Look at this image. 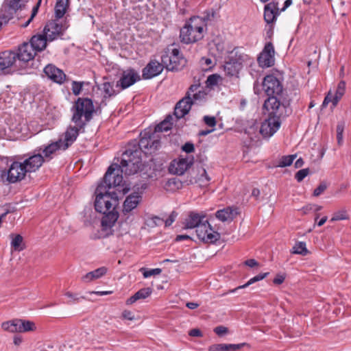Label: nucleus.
<instances>
[{"label":"nucleus","mask_w":351,"mask_h":351,"mask_svg":"<svg viewBox=\"0 0 351 351\" xmlns=\"http://www.w3.org/2000/svg\"><path fill=\"white\" fill-rule=\"evenodd\" d=\"M117 169V166L110 165L105 173L103 181L95 190V208L96 211L103 213L101 219L102 230H110L117 221L119 215L115 208L118 204V195L116 192H110L112 187H119V191L125 194L130 191L128 186H125L123 176L117 175L112 180L113 171Z\"/></svg>","instance_id":"f257e3e1"},{"label":"nucleus","mask_w":351,"mask_h":351,"mask_svg":"<svg viewBox=\"0 0 351 351\" xmlns=\"http://www.w3.org/2000/svg\"><path fill=\"white\" fill-rule=\"evenodd\" d=\"M213 16L214 13L211 12L202 17L197 16L191 17L180 29V41L184 44H191L202 39L206 29L207 21Z\"/></svg>","instance_id":"f03ea898"},{"label":"nucleus","mask_w":351,"mask_h":351,"mask_svg":"<svg viewBox=\"0 0 351 351\" xmlns=\"http://www.w3.org/2000/svg\"><path fill=\"white\" fill-rule=\"evenodd\" d=\"M117 166V169H114L112 173V180L117 175L125 173V175L131 176L136 173L142 167V159L140 156V152L137 149H132L128 148L123 154V158L121 165L112 164Z\"/></svg>","instance_id":"7ed1b4c3"},{"label":"nucleus","mask_w":351,"mask_h":351,"mask_svg":"<svg viewBox=\"0 0 351 351\" xmlns=\"http://www.w3.org/2000/svg\"><path fill=\"white\" fill-rule=\"evenodd\" d=\"M71 111L72 121L80 128H84L92 119L95 107L91 99L80 97L73 104Z\"/></svg>","instance_id":"20e7f679"},{"label":"nucleus","mask_w":351,"mask_h":351,"mask_svg":"<svg viewBox=\"0 0 351 351\" xmlns=\"http://www.w3.org/2000/svg\"><path fill=\"white\" fill-rule=\"evenodd\" d=\"M289 100L285 96H270L265 101L264 108L269 112V116L278 119L288 116Z\"/></svg>","instance_id":"39448f33"},{"label":"nucleus","mask_w":351,"mask_h":351,"mask_svg":"<svg viewBox=\"0 0 351 351\" xmlns=\"http://www.w3.org/2000/svg\"><path fill=\"white\" fill-rule=\"evenodd\" d=\"M161 61L167 70L172 71L181 69L186 63V59L178 49L165 51L161 57Z\"/></svg>","instance_id":"423d86ee"},{"label":"nucleus","mask_w":351,"mask_h":351,"mask_svg":"<svg viewBox=\"0 0 351 351\" xmlns=\"http://www.w3.org/2000/svg\"><path fill=\"white\" fill-rule=\"evenodd\" d=\"M160 146V141L158 139H153L151 136L142 137L141 134V138L138 142L134 141L130 144L129 148L132 149H137L140 152L141 156L142 152L145 154H152L156 152Z\"/></svg>","instance_id":"0eeeda50"},{"label":"nucleus","mask_w":351,"mask_h":351,"mask_svg":"<svg viewBox=\"0 0 351 351\" xmlns=\"http://www.w3.org/2000/svg\"><path fill=\"white\" fill-rule=\"evenodd\" d=\"M263 90L268 97L283 96V86L280 80L273 75L264 77L263 82Z\"/></svg>","instance_id":"6e6552de"},{"label":"nucleus","mask_w":351,"mask_h":351,"mask_svg":"<svg viewBox=\"0 0 351 351\" xmlns=\"http://www.w3.org/2000/svg\"><path fill=\"white\" fill-rule=\"evenodd\" d=\"M197 238L207 243H213L220 239V234L213 231L207 220L200 224L195 230Z\"/></svg>","instance_id":"1a4fd4ad"},{"label":"nucleus","mask_w":351,"mask_h":351,"mask_svg":"<svg viewBox=\"0 0 351 351\" xmlns=\"http://www.w3.org/2000/svg\"><path fill=\"white\" fill-rule=\"evenodd\" d=\"M23 5L22 0H6V3L0 10V19L3 21L4 23H7L13 18L16 12L22 8Z\"/></svg>","instance_id":"9d476101"},{"label":"nucleus","mask_w":351,"mask_h":351,"mask_svg":"<svg viewBox=\"0 0 351 351\" xmlns=\"http://www.w3.org/2000/svg\"><path fill=\"white\" fill-rule=\"evenodd\" d=\"M26 173L23 162H14L10 167L8 171L2 173V177L7 176V180L10 183H14L24 178Z\"/></svg>","instance_id":"9b49d317"},{"label":"nucleus","mask_w":351,"mask_h":351,"mask_svg":"<svg viewBox=\"0 0 351 351\" xmlns=\"http://www.w3.org/2000/svg\"><path fill=\"white\" fill-rule=\"evenodd\" d=\"M65 30L64 26L62 23L57 21L48 22L43 29V34L49 42H52L63 35Z\"/></svg>","instance_id":"f8f14e48"},{"label":"nucleus","mask_w":351,"mask_h":351,"mask_svg":"<svg viewBox=\"0 0 351 351\" xmlns=\"http://www.w3.org/2000/svg\"><path fill=\"white\" fill-rule=\"evenodd\" d=\"M274 47L271 42L266 43L263 51L259 54L257 61L262 68L271 67L274 64Z\"/></svg>","instance_id":"ddd939ff"},{"label":"nucleus","mask_w":351,"mask_h":351,"mask_svg":"<svg viewBox=\"0 0 351 351\" xmlns=\"http://www.w3.org/2000/svg\"><path fill=\"white\" fill-rule=\"evenodd\" d=\"M19 68L15 52L5 51L0 53V73L6 74L10 68Z\"/></svg>","instance_id":"4468645a"},{"label":"nucleus","mask_w":351,"mask_h":351,"mask_svg":"<svg viewBox=\"0 0 351 351\" xmlns=\"http://www.w3.org/2000/svg\"><path fill=\"white\" fill-rule=\"evenodd\" d=\"M193 158L192 156H180L173 160L170 165L169 170L172 173L177 175L184 174L193 165Z\"/></svg>","instance_id":"2eb2a0df"},{"label":"nucleus","mask_w":351,"mask_h":351,"mask_svg":"<svg viewBox=\"0 0 351 351\" xmlns=\"http://www.w3.org/2000/svg\"><path fill=\"white\" fill-rule=\"evenodd\" d=\"M280 120L277 117L269 116L261 124V134L266 138L273 136L280 127Z\"/></svg>","instance_id":"dca6fc26"},{"label":"nucleus","mask_w":351,"mask_h":351,"mask_svg":"<svg viewBox=\"0 0 351 351\" xmlns=\"http://www.w3.org/2000/svg\"><path fill=\"white\" fill-rule=\"evenodd\" d=\"M35 49L31 44L24 43L19 47L18 52L16 53V60L19 67H22L23 64L32 60L36 55Z\"/></svg>","instance_id":"f3484780"},{"label":"nucleus","mask_w":351,"mask_h":351,"mask_svg":"<svg viewBox=\"0 0 351 351\" xmlns=\"http://www.w3.org/2000/svg\"><path fill=\"white\" fill-rule=\"evenodd\" d=\"M139 74L134 69H128L123 72L120 80L117 82V86L125 89L140 80Z\"/></svg>","instance_id":"a211bd4d"},{"label":"nucleus","mask_w":351,"mask_h":351,"mask_svg":"<svg viewBox=\"0 0 351 351\" xmlns=\"http://www.w3.org/2000/svg\"><path fill=\"white\" fill-rule=\"evenodd\" d=\"M81 129L82 128H80L76 125L74 127H69L67 128L63 136L58 139L59 141H61L63 150H66L73 143Z\"/></svg>","instance_id":"6ab92c4d"},{"label":"nucleus","mask_w":351,"mask_h":351,"mask_svg":"<svg viewBox=\"0 0 351 351\" xmlns=\"http://www.w3.org/2000/svg\"><path fill=\"white\" fill-rule=\"evenodd\" d=\"M165 68L163 63H159L156 60L150 61L149 63L143 69V77L151 79L159 75Z\"/></svg>","instance_id":"aec40b11"},{"label":"nucleus","mask_w":351,"mask_h":351,"mask_svg":"<svg viewBox=\"0 0 351 351\" xmlns=\"http://www.w3.org/2000/svg\"><path fill=\"white\" fill-rule=\"evenodd\" d=\"M44 73L48 78L58 84H62L66 78L64 73L53 64L47 65Z\"/></svg>","instance_id":"412c9836"},{"label":"nucleus","mask_w":351,"mask_h":351,"mask_svg":"<svg viewBox=\"0 0 351 351\" xmlns=\"http://www.w3.org/2000/svg\"><path fill=\"white\" fill-rule=\"evenodd\" d=\"M193 104L192 97L185 96L176 106L174 115L177 119L184 117L189 112Z\"/></svg>","instance_id":"4be33fe9"},{"label":"nucleus","mask_w":351,"mask_h":351,"mask_svg":"<svg viewBox=\"0 0 351 351\" xmlns=\"http://www.w3.org/2000/svg\"><path fill=\"white\" fill-rule=\"evenodd\" d=\"M46 162L40 154H34L25 160L23 162L27 172H34L38 170L43 163Z\"/></svg>","instance_id":"5701e85b"},{"label":"nucleus","mask_w":351,"mask_h":351,"mask_svg":"<svg viewBox=\"0 0 351 351\" xmlns=\"http://www.w3.org/2000/svg\"><path fill=\"white\" fill-rule=\"evenodd\" d=\"M280 11L278 8V3L271 1L265 5L264 8V19L268 24L274 23Z\"/></svg>","instance_id":"b1692460"},{"label":"nucleus","mask_w":351,"mask_h":351,"mask_svg":"<svg viewBox=\"0 0 351 351\" xmlns=\"http://www.w3.org/2000/svg\"><path fill=\"white\" fill-rule=\"evenodd\" d=\"M42 149L43 154L44 156L43 158L46 162L49 161L53 157V155L59 150H63L62 145L61 144V141H56L55 142H52L49 145L44 146Z\"/></svg>","instance_id":"393cba45"},{"label":"nucleus","mask_w":351,"mask_h":351,"mask_svg":"<svg viewBox=\"0 0 351 351\" xmlns=\"http://www.w3.org/2000/svg\"><path fill=\"white\" fill-rule=\"evenodd\" d=\"M242 66L241 62L231 59L225 63L223 70L226 75L238 78L239 71L241 70Z\"/></svg>","instance_id":"a878e982"},{"label":"nucleus","mask_w":351,"mask_h":351,"mask_svg":"<svg viewBox=\"0 0 351 351\" xmlns=\"http://www.w3.org/2000/svg\"><path fill=\"white\" fill-rule=\"evenodd\" d=\"M141 196L138 193H133L128 195L125 199L123 205V213L126 215L135 209L140 201Z\"/></svg>","instance_id":"bb28decb"},{"label":"nucleus","mask_w":351,"mask_h":351,"mask_svg":"<svg viewBox=\"0 0 351 351\" xmlns=\"http://www.w3.org/2000/svg\"><path fill=\"white\" fill-rule=\"evenodd\" d=\"M239 214L237 208L233 207H226L223 209L219 210L215 213V217L220 221H231Z\"/></svg>","instance_id":"cd10ccee"},{"label":"nucleus","mask_w":351,"mask_h":351,"mask_svg":"<svg viewBox=\"0 0 351 351\" xmlns=\"http://www.w3.org/2000/svg\"><path fill=\"white\" fill-rule=\"evenodd\" d=\"M204 215H200L199 213L191 212L185 219L184 228L197 229V227L204 222Z\"/></svg>","instance_id":"c85d7f7f"},{"label":"nucleus","mask_w":351,"mask_h":351,"mask_svg":"<svg viewBox=\"0 0 351 351\" xmlns=\"http://www.w3.org/2000/svg\"><path fill=\"white\" fill-rule=\"evenodd\" d=\"M197 175L193 176L190 180L191 183H197L200 186H208L210 178L208 176L206 171L202 167L197 168Z\"/></svg>","instance_id":"c756f323"},{"label":"nucleus","mask_w":351,"mask_h":351,"mask_svg":"<svg viewBox=\"0 0 351 351\" xmlns=\"http://www.w3.org/2000/svg\"><path fill=\"white\" fill-rule=\"evenodd\" d=\"M245 343L239 344L219 343L213 344L208 347V351H237L244 347Z\"/></svg>","instance_id":"7c9ffc66"},{"label":"nucleus","mask_w":351,"mask_h":351,"mask_svg":"<svg viewBox=\"0 0 351 351\" xmlns=\"http://www.w3.org/2000/svg\"><path fill=\"white\" fill-rule=\"evenodd\" d=\"M47 42L44 34H38L32 36L30 44L36 51H41L46 48Z\"/></svg>","instance_id":"2f4dec72"},{"label":"nucleus","mask_w":351,"mask_h":351,"mask_svg":"<svg viewBox=\"0 0 351 351\" xmlns=\"http://www.w3.org/2000/svg\"><path fill=\"white\" fill-rule=\"evenodd\" d=\"M152 289L150 287L141 289L136 293H135L134 295L129 298L126 300L125 303L127 305H131L137 300L147 298L152 294Z\"/></svg>","instance_id":"473e14b6"},{"label":"nucleus","mask_w":351,"mask_h":351,"mask_svg":"<svg viewBox=\"0 0 351 351\" xmlns=\"http://www.w3.org/2000/svg\"><path fill=\"white\" fill-rule=\"evenodd\" d=\"M107 270V268L105 267H99L94 271L87 273L82 277L81 280L84 282H90L104 276L106 274Z\"/></svg>","instance_id":"72a5a7b5"},{"label":"nucleus","mask_w":351,"mask_h":351,"mask_svg":"<svg viewBox=\"0 0 351 351\" xmlns=\"http://www.w3.org/2000/svg\"><path fill=\"white\" fill-rule=\"evenodd\" d=\"M69 5V0H57L55 6V16L61 19L66 13Z\"/></svg>","instance_id":"f704fd0d"},{"label":"nucleus","mask_w":351,"mask_h":351,"mask_svg":"<svg viewBox=\"0 0 351 351\" xmlns=\"http://www.w3.org/2000/svg\"><path fill=\"white\" fill-rule=\"evenodd\" d=\"M1 328L9 332H20L19 319L4 322L1 324Z\"/></svg>","instance_id":"c9c22d12"},{"label":"nucleus","mask_w":351,"mask_h":351,"mask_svg":"<svg viewBox=\"0 0 351 351\" xmlns=\"http://www.w3.org/2000/svg\"><path fill=\"white\" fill-rule=\"evenodd\" d=\"M346 93V82L343 80H341L339 82L335 94L332 98V105L333 106H336L341 97L344 95Z\"/></svg>","instance_id":"e433bc0d"},{"label":"nucleus","mask_w":351,"mask_h":351,"mask_svg":"<svg viewBox=\"0 0 351 351\" xmlns=\"http://www.w3.org/2000/svg\"><path fill=\"white\" fill-rule=\"evenodd\" d=\"M173 117L171 115H168L166 119L156 125L155 128L156 132H167L171 129L173 123Z\"/></svg>","instance_id":"4c0bfd02"},{"label":"nucleus","mask_w":351,"mask_h":351,"mask_svg":"<svg viewBox=\"0 0 351 351\" xmlns=\"http://www.w3.org/2000/svg\"><path fill=\"white\" fill-rule=\"evenodd\" d=\"M291 253L302 256L307 255L308 250L306 248V243L302 241L296 242L292 247Z\"/></svg>","instance_id":"58836bf2"},{"label":"nucleus","mask_w":351,"mask_h":351,"mask_svg":"<svg viewBox=\"0 0 351 351\" xmlns=\"http://www.w3.org/2000/svg\"><path fill=\"white\" fill-rule=\"evenodd\" d=\"M20 333L34 331L36 329L34 322L19 319Z\"/></svg>","instance_id":"ea45409f"},{"label":"nucleus","mask_w":351,"mask_h":351,"mask_svg":"<svg viewBox=\"0 0 351 351\" xmlns=\"http://www.w3.org/2000/svg\"><path fill=\"white\" fill-rule=\"evenodd\" d=\"M12 238L11 246L16 251H21L24 249L23 244V237L20 234H10Z\"/></svg>","instance_id":"a19ab883"},{"label":"nucleus","mask_w":351,"mask_h":351,"mask_svg":"<svg viewBox=\"0 0 351 351\" xmlns=\"http://www.w3.org/2000/svg\"><path fill=\"white\" fill-rule=\"evenodd\" d=\"M269 274L268 272H266V273H263V274H258L257 276L252 278L251 279H250L245 284H244L243 285H241V286H239L238 287H237L236 289H232L230 291V293H234L235 292L237 289H244V288H246L248 286H250V285L256 282H258V281H260L263 279H264L267 275Z\"/></svg>","instance_id":"79ce46f5"},{"label":"nucleus","mask_w":351,"mask_h":351,"mask_svg":"<svg viewBox=\"0 0 351 351\" xmlns=\"http://www.w3.org/2000/svg\"><path fill=\"white\" fill-rule=\"evenodd\" d=\"M350 219V216L348 211L345 208L337 210L332 214V217L330 219V221H336L341 220H348Z\"/></svg>","instance_id":"37998d69"},{"label":"nucleus","mask_w":351,"mask_h":351,"mask_svg":"<svg viewBox=\"0 0 351 351\" xmlns=\"http://www.w3.org/2000/svg\"><path fill=\"white\" fill-rule=\"evenodd\" d=\"M295 158H296V154L283 156L279 160L277 167H285L290 166L293 163V162Z\"/></svg>","instance_id":"c03bdc74"},{"label":"nucleus","mask_w":351,"mask_h":351,"mask_svg":"<svg viewBox=\"0 0 351 351\" xmlns=\"http://www.w3.org/2000/svg\"><path fill=\"white\" fill-rule=\"evenodd\" d=\"M221 79L220 75L217 74H213L208 77L206 84L207 87L213 88L218 84L219 81Z\"/></svg>","instance_id":"a18cd8bd"},{"label":"nucleus","mask_w":351,"mask_h":351,"mask_svg":"<svg viewBox=\"0 0 351 351\" xmlns=\"http://www.w3.org/2000/svg\"><path fill=\"white\" fill-rule=\"evenodd\" d=\"M140 271L143 272V277L147 278L152 276H157L160 274L162 269L160 268H156L147 270L145 268L142 267L140 269Z\"/></svg>","instance_id":"49530a36"},{"label":"nucleus","mask_w":351,"mask_h":351,"mask_svg":"<svg viewBox=\"0 0 351 351\" xmlns=\"http://www.w3.org/2000/svg\"><path fill=\"white\" fill-rule=\"evenodd\" d=\"M101 86L105 93V97H111L116 95V91L114 90L113 86L110 82H104Z\"/></svg>","instance_id":"de8ad7c7"},{"label":"nucleus","mask_w":351,"mask_h":351,"mask_svg":"<svg viewBox=\"0 0 351 351\" xmlns=\"http://www.w3.org/2000/svg\"><path fill=\"white\" fill-rule=\"evenodd\" d=\"M206 96V93L205 92L204 87L199 89L197 93H193V95L191 96L192 101H200L205 99Z\"/></svg>","instance_id":"09e8293b"},{"label":"nucleus","mask_w":351,"mask_h":351,"mask_svg":"<svg viewBox=\"0 0 351 351\" xmlns=\"http://www.w3.org/2000/svg\"><path fill=\"white\" fill-rule=\"evenodd\" d=\"M309 173V169H302L299 170L295 175V178L298 182H302Z\"/></svg>","instance_id":"8fccbe9b"},{"label":"nucleus","mask_w":351,"mask_h":351,"mask_svg":"<svg viewBox=\"0 0 351 351\" xmlns=\"http://www.w3.org/2000/svg\"><path fill=\"white\" fill-rule=\"evenodd\" d=\"M202 88V86H201L199 82L195 81L194 84L191 85V86L189 87L186 96L191 97L193 95V93H197Z\"/></svg>","instance_id":"3c124183"},{"label":"nucleus","mask_w":351,"mask_h":351,"mask_svg":"<svg viewBox=\"0 0 351 351\" xmlns=\"http://www.w3.org/2000/svg\"><path fill=\"white\" fill-rule=\"evenodd\" d=\"M83 82L73 81L72 82V91L75 95H79L82 91Z\"/></svg>","instance_id":"603ef678"},{"label":"nucleus","mask_w":351,"mask_h":351,"mask_svg":"<svg viewBox=\"0 0 351 351\" xmlns=\"http://www.w3.org/2000/svg\"><path fill=\"white\" fill-rule=\"evenodd\" d=\"M64 295L67 298H70L71 300L68 302V304L71 303H77L80 301V298L85 299V297H78L77 294L73 293L70 291H66L64 293Z\"/></svg>","instance_id":"864d4df0"},{"label":"nucleus","mask_w":351,"mask_h":351,"mask_svg":"<svg viewBox=\"0 0 351 351\" xmlns=\"http://www.w3.org/2000/svg\"><path fill=\"white\" fill-rule=\"evenodd\" d=\"M344 125L343 123H338L337 125V138L339 144H341L343 141V132Z\"/></svg>","instance_id":"5fc2aeb1"},{"label":"nucleus","mask_w":351,"mask_h":351,"mask_svg":"<svg viewBox=\"0 0 351 351\" xmlns=\"http://www.w3.org/2000/svg\"><path fill=\"white\" fill-rule=\"evenodd\" d=\"M327 189V184L325 182H322L314 190L313 195L317 197L320 195Z\"/></svg>","instance_id":"6e6d98bb"},{"label":"nucleus","mask_w":351,"mask_h":351,"mask_svg":"<svg viewBox=\"0 0 351 351\" xmlns=\"http://www.w3.org/2000/svg\"><path fill=\"white\" fill-rule=\"evenodd\" d=\"M204 121L209 127H214L217 123L215 117L204 116Z\"/></svg>","instance_id":"4d7b16f0"},{"label":"nucleus","mask_w":351,"mask_h":351,"mask_svg":"<svg viewBox=\"0 0 351 351\" xmlns=\"http://www.w3.org/2000/svg\"><path fill=\"white\" fill-rule=\"evenodd\" d=\"M177 215H178V213H176L175 211H173L169 216L168 219H167L165 221H164L165 226H171L176 220Z\"/></svg>","instance_id":"13d9d810"},{"label":"nucleus","mask_w":351,"mask_h":351,"mask_svg":"<svg viewBox=\"0 0 351 351\" xmlns=\"http://www.w3.org/2000/svg\"><path fill=\"white\" fill-rule=\"evenodd\" d=\"M182 149L187 154L192 153L195 150L194 145L192 143H186Z\"/></svg>","instance_id":"bf43d9fd"},{"label":"nucleus","mask_w":351,"mask_h":351,"mask_svg":"<svg viewBox=\"0 0 351 351\" xmlns=\"http://www.w3.org/2000/svg\"><path fill=\"white\" fill-rule=\"evenodd\" d=\"M122 317L123 319H128L130 321L135 319L134 314L132 311L128 310L123 311V312L122 313Z\"/></svg>","instance_id":"052dcab7"},{"label":"nucleus","mask_w":351,"mask_h":351,"mask_svg":"<svg viewBox=\"0 0 351 351\" xmlns=\"http://www.w3.org/2000/svg\"><path fill=\"white\" fill-rule=\"evenodd\" d=\"M214 331L217 335L222 336L228 332V328L225 326H217Z\"/></svg>","instance_id":"680f3d73"},{"label":"nucleus","mask_w":351,"mask_h":351,"mask_svg":"<svg viewBox=\"0 0 351 351\" xmlns=\"http://www.w3.org/2000/svg\"><path fill=\"white\" fill-rule=\"evenodd\" d=\"M285 279V276L278 274L274 279L273 282L276 285H280L282 284Z\"/></svg>","instance_id":"e2e57ef3"},{"label":"nucleus","mask_w":351,"mask_h":351,"mask_svg":"<svg viewBox=\"0 0 351 351\" xmlns=\"http://www.w3.org/2000/svg\"><path fill=\"white\" fill-rule=\"evenodd\" d=\"M333 97L334 96L332 95L331 91H329L328 93L327 94V95L326 96L324 101H323L322 106H326L329 102H332V98H333Z\"/></svg>","instance_id":"0e129e2a"},{"label":"nucleus","mask_w":351,"mask_h":351,"mask_svg":"<svg viewBox=\"0 0 351 351\" xmlns=\"http://www.w3.org/2000/svg\"><path fill=\"white\" fill-rule=\"evenodd\" d=\"M189 335L191 337H202V333L200 330L197 328H193L189 332Z\"/></svg>","instance_id":"69168bd1"},{"label":"nucleus","mask_w":351,"mask_h":351,"mask_svg":"<svg viewBox=\"0 0 351 351\" xmlns=\"http://www.w3.org/2000/svg\"><path fill=\"white\" fill-rule=\"evenodd\" d=\"M301 211L302 212V213L304 215H306V214L309 213L310 212L313 211V204H308V205L304 206L301 209Z\"/></svg>","instance_id":"338daca9"},{"label":"nucleus","mask_w":351,"mask_h":351,"mask_svg":"<svg viewBox=\"0 0 351 351\" xmlns=\"http://www.w3.org/2000/svg\"><path fill=\"white\" fill-rule=\"evenodd\" d=\"M151 220L155 226H160L164 222V219L157 216L152 217Z\"/></svg>","instance_id":"774afa93"}]
</instances>
